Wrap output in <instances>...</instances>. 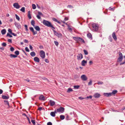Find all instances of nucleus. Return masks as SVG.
Returning <instances> with one entry per match:
<instances>
[{
    "label": "nucleus",
    "instance_id": "cd10ccee",
    "mask_svg": "<svg viewBox=\"0 0 125 125\" xmlns=\"http://www.w3.org/2000/svg\"><path fill=\"white\" fill-rule=\"evenodd\" d=\"M50 115L52 116L53 117H54L55 115V113L53 112H52L50 113Z\"/></svg>",
    "mask_w": 125,
    "mask_h": 125
},
{
    "label": "nucleus",
    "instance_id": "ddd939ff",
    "mask_svg": "<svg viewBox=\"0 0 125 125\" xmlns=\"http://www.w3.org/2000/svg\"><path fill=\"white\" fill-rule=\"evenodd\" d=\"M104 95L105 96L109 97L112 96L111 93H104Z\"/></svg>",
    "mask_w": 125,
    "mask_h": 125
},
{
    "label": "nucleus",
    "instance_id": "a878e982",
    "mask_svg": "<svg viewBox=\"0 0 125 125\" xmlns=\"http://www.w3.org/2000/svg\"><path fill=\"white\" fill-rule=\"evenodd\" d=\"M32 57H34L36 55V54L34 52H32L30 53Z\"/></svg>",
    "mask_w": 125,
    "mask_h": 125
},
{
    "label": "nucleus",
    "instance_id": "423d86ee",
    "mask_svg": "<svg viewBox=\"0 0 125 125\" xmlns=\"http://www.w3.org/2000/svg\"><path fill=\"white\" fill-rule=\"evenodd\" d=\"M53 31L54 34L58 37L61 38L62 37V35L61 33L57 32L56 31L54 30H53Z\"/></svg>",
    "mask_w": 125,
    "mask_h": 125
},
{
    "label": "nucleus",
    "instance_id": "09e8293b",
    "mask_svg": "<svg viewBox=\"0 0 125 125\" xmlns=\"http://www.w3.org/2000/svg\"><path fill=\"white\" fill-rule=\"evenodd\" d=\"M6 44L5 42H4L2 44V45L4 47L6 46Z\"/></svg>",
    "mask_w": 125,
    "mask_h": 125
},
{
    "label": "nucleus",
    "instance_id": "f704fd0d",
    "mask_svg": "<svg viewBox=\"0 0 125 125\" xmlns=\"http://www.w3.org/2000/svg\"><path fill=\"white\" fill-rule=\"evenodd\" d=\"M115 9V8L114 7L112 8L111 7H109V9L110 10L114 11Z\"/></svg>",
    "mask_w": 125,
    "mask_h": 125
},
{
    "label": "nucleus",
    "instance_id": "052dcab7",
    "mask_svg": "<svg viewBox=\"0 0 125 125\" xmlns=\"http://www.w3.org/2000/svg\"><path fill=\"white\" fill-rule=\"evenodd\" d=\"M8 42L10 43L12 42V40L11 39H8Z\"/></svg>",
    "mask_w": 125,
    "mask_h": 125
},
{
    "label": "nucleus",
    "instance_id": "58836bf2",
    "mask_svg": "<svg viewBox=\"0 0 125 125\" xmlns=\"http://www.w3.org/2000/svg\"><path fill=\"white\" fill-rule=\"evenodd\" d=\"M15 54H16L17 55H19V52L18 51H16L15 52Z\"/></svg>",
    "mask_w": 125,
    "mask_h": 125
},
{
    "label": "nucleus",
    "instance_id": "bf43d9fd",
    "mask_svg": "<svg viewBox=\"0 0 125 125\" xmlns=\"http://www.w3.org/2000/svg\"><path fill=\"white\" fill-rule=\"evenodd\" d=\"M52 20L53 21H55L56 22H57V21H58L55 18H53Z\"/></svg>",
    "mask_w": 125,
    "mask_h": 125
},
{
    "label": "nucleus",
    "instance_id": "a18cd8bd",
    "mask_svg": "<svg viewBox=\"0 0 125 125\" xmlns=\"http://www.w3.org/2000/svg\"><path fill=\"white\" fill-rule=\"evenodd\" d=\"M25 50L27 52H29L30 51V50H29V49L27 47H25Z\"/></svg>",
    "mask_w": 125,
    "mask_h": 125
},
{
    "label": "nucleus",
    "instance_id": "de8ad7c7",
    "mask_svg": "<svg viewBox=\"0 0 125 125\" xmlns=\"http://www.w3.org/2000/svg\"><path fill=\"white\" fill-rule=\"evenodd\" d=\"M92 96L91 95H90L89 96H87L86 97V98H90L91 99L92 98Z\"/></svg>",
    "mask_w": 125,
    "mask_h": 125
},
{
    "label": "nucleus",
    "instance_id": "69168bd1",
    "mask_svg": "<svg viewBox=\"0 0 125 125\" xmlns=\"http://www.w3.org/2000/svg\"><path fill=\"white\" fill-rule=\"evenodd\" d=\"M68 20V18L67 17H65L64 19V20L65 21H67Z\"/></svg>",
    "mask_w": 125,
    "mask_h": 125
},
{
    "label": "nucleus",
    "instance_id": "c756f323",
    "mask_svg": "<svg viewBox=\"0 0 125 125\" xmlns=\"http://www.w3.org/2000/svg\"><path fill=\"white\" fill-rule=\"evenodd\" d=\"M20 10L22 12H24L25 11V8L24 7H22L20 9Z\"/></svg>",
    "mask_w": 125,
    "mask_h": 125
},
{
    "label": "nucleus",
    "instance_id": "8fccbe9b",
    "mask_svg": "<svg viewBox=\"0 0 125 125\" xmlns=\"http://www.w3.org/2000/svg\"><path fill=\"white\" fill-rule=\"evenodd\" d=\"M10 50L11 52H13L14 50V49L13 47H11L10 49Z\"/></svg>",
    "mask_w": 125,
    "mask_h": 125
},
{
    "label": "nucleus",
    "instance_id": "9d476101",
    "mask_svg": "<svg viewBox=\"0 0 125 125\" xmlns=\"http://www.w3.org/2000/svg\"><path fill=\"white\" fill-rule=\"evenodd\" d=\"M13 6L14 8L17 9H19L20 7V6L17 3H14L13 4Z\"/></svg>",
    "mask_w": 125,
    "mask_h": 125
},
{
    "label": "nucleus",
    "instance_id": "393cba45",
    "mask_svg": "<svg viewBox=\"0 0 125 125\" xmlns=\"http://www.w3.org/2000/svg\"><path fill=\"white\" fill-rule=\"evenodd\" d=\"M87 36L89 39H92V34L91 33H89L88 34H87Z\"/></svg>",
    "mask_w": 125,
    "mask_h": 125
},
{
    "label": "nucleus",
    "instance_id": "473e14b6",
    "mask_svg": "<svg viewBox=\"0 0 125 125\" xmlns=\"http://www.w3.org/2000/svg\"><path fill=\"white\" fill-rule=\"evenodd\" d=\"M108 39L111 42H112V38L111 36V35L109 36V37Z\"/></svg>",
    "mask_w": 125,
    "mask_h": 125
},
{
    "label": "nucleus",
    "instance_id": "37998d69",
    "mask_svg": "<svg viewBox=\"0 0 125 125\" xmlns=\"http://www.w3.org/2000/svg\"><path fill=\"white\" fill-rule=\"evenodd\" d=\"M7 36H9L10 37H12V36L10 35L8 33H7V35H6Z\"/></svg>",
    "mask_w": 125,
    "mask_h": 125
},
{
    "label": "nucleus",
    "instance_id": "6ab92c4d",
    "mask_svg": "<svg viewBox=\"0 0 125 125\" xmlns=\"http://www.w3.org/2000/svg\"><path fill=\"white\" fill-rule=\"evenodd\" d=\"M34 61L38 62L40 61V59L39 58L37 57H35L34 58Z\"/></svg>",
    "mask_w": 125,
    "mask_h": 125
},
{
    "label": "nucleus",
    "instance_id": "39448f33",
    "mask_svg": "<svg viewBox=\"0 0 125 125\" xmlns=\"http://www.w3.org/2000/svg\"><path fill=\"white\" fill-rule=\"evenodd\" d=\"M40 55L42 59H44L45 57V53L43 50H41L40 53Z\"/></svg>",
    "mask_w": 125,
    "mask_h": 125
},
{
    "label": "nucleus",
    "instance_id": "0e129e2a",
    "mask_svg": "<svg viewBox=\"0 0 125 125\" xmlns=\"http://www.w3.org/2000/svg\"><path fill=\"white\" fill-rule=\"evenodd\" d=\"M78 98L81 100H83V99L85 98H83L81 97H79Z\"/></svg>",
    "mask_w": 125,
    "mask_h": 125
},
{
    "label": "nucleus",
    "instance_id": "a211bd4d",
    "mask_svg": "<svg viewBox=\"0 0 125 125\" xmlns=\"http://www.w3.org/2000/svg\"><path fill=\"white\" fill-rule=\"evenodd\" d=\"M100 95L99 94L96 93L94 94V96L95 98H98L100 96Z\"/></svg>",
    "mask_w": 125,
    "mask_h": 125
},
{
    "label": "nucleus",
    "instance_id": "680f3d73",
    "mask_svg": "<svg viewBox=\"0 0 125 125\" xmlns=\"http://www.w3.org/2000/svg\"><path fill=\"white\" fill-rule=\"evenodd\" d=\"M39 48L41 49H42L43 48V46L42 45H40L39 46Z\"/></svg>",
    "mask_w": 125,
    "mask_h": 125
},
{
    "label": "nucleus",
    "instance_id": "4d7b16f0",
    "mask_svg": "<svg viewBox=\"0 0 125 125\" xmlns=\"http://www.w3.org/2000/svg\"><path fill=\"white\" fill-rule=\"evenodd\" d=\"M47 125H52V123L50 122H49L47 123Z\"/></svg>",
    "mask_w": 125,
    "mask_h": 125
},
{
    "label": "nucleus",
    "instance_id": "2eb2a0df",
    "mask_svg": "<svg viewBox=\"0 0 125 125\" xmlns=\"http://www.w3.org/2000/svg\"><path fill=\"white\" fill-rule=\"evenodd\" d=\"M49 103L50 104V105L52 106H53L55 104V102L52 100H50Z\"/></svg>",
    "mask_w": 125,
    "mask_h": 125
},
{
    "label": "nucleus",
    "instance_id": "e433bc0d",
    "mask_svg": "<svg viewBox=\"0 0 125 125\" xmlns=\"http://www.w3.org/2000/svg\"><path fill=\"white\" fill-rule=\"evenodd\" d=\"M97 83L98 85L102 84H103V83L101 81H98Z\"/></svg>",
    "mask_w": 125,
    "mask_h": 125
},
{
    "label": "nucleus",
    "instance_id": "7ed1b4c3",
    "mask_svg": "<svg viewBox=\"0 0 125 125\" xmlns=\"http://www.w3.org/2000/svg\"><path fill=\"white\" fill-rule=\"evenodd\" d=\"M93 29L95 31H97L98 29V26L97 24L93 23L92 25Z\"/></svg>",
    "mask_w": 125,
    "mask_h": 125
},
{
    "label": "nucleus",
    "instance_id": "a19ab883",
    "mask_svg": "<svg viewBox=\"0 0 125 125\" xmlns=\"http://www.w3.org/2000/svg\"><path fill=\"white\" fill-rule=\"evenodd\" d=\"M54 43H55V45H56V46H57L59 44V43L57 42L56 41H54Z\"/></svg>",
    "mask_w": 125,
    "mask_h": 125
},
{
    "label": "nucleus",
    "instance_id": "72a5a7b5",
    "mask_svg": "<svg viewBox=\"0 0 125 125\" xmlns=\"http://www.w3.org/2000/svg\"><path fill=\"white\" fill-rule=\"evenodd\" d=\"M16 19L18 20L19 21L20 20V18L19 16H18L16 14L15 15Z\"/></svg>",
    "mask_w": 125,
    "mask_h": 125
},
{
    "label": "nucleus",
    "instance_id": "2f4dec72",
    "mask_svg": "<svg viewBox=\"0 0 125 125\" xmlns=\"http://www.w3.org/2000/svg\"><path fill=\"white\" fill-rule=\"evenodd\" d=\"M31 25L33 26V27L35 26V25H34L35 22H34V21L33 20L31 21Z\"/></svg>",
    "mask_w": 125,
    "mask_h": 125
},
{
    "label": "nucleus",
    "instance_id": "5fc2aeb1",
    "mask_svg": "<svg viewBox=\"0 0 125 125\" xmlns=\"http://www.w3.org/2000/svg\"><path fill=\"white\" fill-rule=\"evenodd\" d=\"M40 15H37L36 16V17L37 18L39 19H41V18L40 16Z\"/></svg>",
    "mask_w": 125,
    "mask_h": 125
},
{
    "label": "nucleus",
    "instance_id": "774afa93",
    "mask_svg": "<svg viewBox=\"0 0 125 125\" xmlns=\"http://www.w3.org/2000/svg\"><path fill=\"white\" fill-rule=\"evenodd\" d=\"M125 63V60L122 63H120V65H122V64H124Z\"/></svg>",
    "mask_w": 125,
    "mask_h": 125
},
{
    "label": "nucleus",
    "instance_id": "13d9d810",
    "mask_svg": "<svg viewBox=\"0 0 125 125\" xmlns=\"http://www.w3.org/2000/svg\"><path fill=\"white\" fill-rule=\"evenodd\" d=\"M24 41L25 43H27L28 42V40L26 39H24Z\"/></svg>",
    "mask_w": 125,
    "mask_h": 125
},
{
    "label": "nucleus",
    "instance_id": "603ef678",
    "mask_svg": "<svg viewBox=\"0 0 125 125\" xmlns=\"http://www.w3.org/2000/svg\"><path fill=\"white\" fill-rule=\"evenodd\" d=\"M67 7L68 8H70L71 9H72L73 8V6L71 5H69Z\"/></svg>",
    "mask_w": 125,
    "mask_h": 125
},
{
    "label": "nucleus",
    "instance_id": "6e6d98bb",
    "mask_svg": "<svg viewBox=\"0 0 125 125\" xmlns=\"http://www.w3.org/2000/svg\"><path fill=\"white\" fill-rule=\"evenodd\" d=\"M38 15H42V13L41 12H40V11H38Z\"/></svg>",
    "mask_w": 125,
    "mask_h": 125
},
{
    "label": "nucleus",
    "instance_id": "412c9836",
    "mask_svg": "<svg viewBox=\"0 0 125 125\" xmlns=\"http://www.w3.org/2000/svg\"><path fill=\"white\" fill-rule=\"evenodd\" d=\"M34 27L36 31H40V28L38 26H35Z\"/></svg>",
    "mask_w": 125,
    "mask_h": 125
},
{
    "label": "nucleus",
    "instance_id": "c9c22d12",
    "mask_svg": "<svg viewBox=\"0 0 125 125\" xmlns=\"http://www.w3.org/2000/svg\"><path fill=\"white\" fill-rule=\"evenodd\" d=\"M32 8L33 9H35L36 8V6L35 4H33L32 5Z\"/></svg>",
    "mask_w": 125,
    "mask_h": 125
},
{
    "label": "nucleus",
    "instance_id": "4be33fe9",
    "mask_svg": "<svg viewBox=\"0 0 125 125\" xmlns=\"http://www.w3.org/2000/svg\"><path fill=\"white\" fill-rule=\"evenodd\" d=\"M2 97L4 99H8L9 98V97L8 96L3 95L2 96Z\"/></svg>",
    "mask_w": 125,
    "mask_h": 125
},
{
    "label": "nucleus",
    "instance_id": "4c0bfd02",
    "mask_svg": "<svg viewBox=\"0 0 125 125\" xmlns=\"http://www.w3.org/2000/svg\"><path fill=\"white\" fill-rule=\"evenodd\" d=\"M79 87L80 86L79 85H75L74 86V88L77 89H78Z\"/></svg>",
    "mask_w": 125,
    "mask_h": 125
},
{
    "label": "nucleus",
    "instance_id": "c85d7f7f",
    "mask_svg": "<svg viewBox=\"0 0 125 125\" xmlns=\"http://www.w3.org/2000/svg\"><path fill=\"white\" fill-rule=\"evenodd\" d=\"M60 118L61 120H63L64 119L65 116L64 115H61L60 116Z\"/></svg>",
    "mask_w": 125,
    "mask_h": 125
},
{
    "label": "nucleus",
    "instance_id": "f8f14e48",
    "mask_svg": "<svg viewBox=\"0 0 125 125\" xmlns=\"http://www.w3.org/2000/svg\"><path fill=\"white\" fill-rule=\"evenodd\" d=\"M14 25L18 29H19L21 28V25L20 24V23L15 22L14 23Z\"/></svg>",
    "mask_w": 125,
    "mask_h": 125
},
{
    "label": "nucleus",
    "instance_id": "7c9ffc66",
    "mask_svg": "<svg viewBox=\"0 0 125 125\" xmlns=\"http://www.w3.org/2000/svg\"><path fill=\"white\" fill-rule=\"evenodd\" d=\"M10 56L11 57H13L14 58H15L17 57V55H16L14 54H11L10 55Z\"/></svg>",
    "mask_w": 125,
    "mask_h": 125
},
{
    "label": "nucleus",
    "instance_id": "ea45409f",
    "mask_svg": "<svg viewBox=\"0 0 125 125\" xmlns=\"http://www.w3.org/2000/svg\"><path fill=\"white\" fill-rule=\"evenodd\" d=\"M83 52L85 55H87L88 54L87 51L85 50H84Z\"/></svg>",
    "mask_w": 125,
    "mask_h": 125
},
{
    "label": "nucleus",
    "instance_id": "6e6552de",
    "mask_svg": "<svg viewBox=\"0 0 125 125\" xmlns=\"http://www.w3.org/2000/svg\"><path fill=\"white\" fill-rule=\"evenodd\" d=\"M81 78L84 81L86 80L87 79V77L85 75H83L81 76Z\"/></svg>",
    "mask_w": 125,
    "mask_h": 125
},
{
    "label": "nucleus",
    "instance_id": "5701e85b",
    "mask_svg": "<svg viewBox=\"0 0 125 125\" xmlns=\"http://www.w3.org/2000/svg\"><path fill=\"white\" fill-rule=\"evenodd\" d=\"M117 92V91L116 90L113 91L111 93L112 96L114 95Z\"/></svg>",
    "mask_w": 125,
    "mask_h": 125
},
{
    "label": "nucleus",
    "instance_id": "4468645a",
    "mask_svg": "<svg viewBox=\"0 0 125 125\" xmlns=\"http://www.w3.org/2000/svg\"><path fill=\"white\" fill-rule=\"evenodd\" d=\"M112 36L115 41H116L117 40V38L115 35V33L114 32L112 34Z\"/></svg>",
    "mask_w": 125,
    "mask_h": 125
},
{
    "label": "nucleus",
    "instance_id": "79ce46f5",
    "mask_svg": "<svg viewBox=\"0 0 125 125\" xmlns=\"http://www.w3.org/2000/svg\"><path fill=\"white\" fill-rule=\"evenodd\" d=\"M73 90L71 88H69L67 90V92H70L72 91Z\"/></svg>",
    "mask_w": 125,
    "mask_h": 125
},
{
    "label": "nucleus",
    "instance_id": "b1692460",
    "mask_svg": "<svg viewBox=\"0 0 125 125\" xmlns=\"http://www.w3.org/2000/svg\"><path fill=\"white\" fill-rule=\"evenodd\" d=\"M6 32V31L5 29H3L1 31V32L2 35L5 34Z\"/></svg>",
    "mask_w": 125,
    "mask_h": 125
},
{
    "label": "nucleus",
    "instance_id": "20e7f679",
    "mask_svg": "<svg viewBox=\"0 0 125 125\" xmlns=\"http://www.w3.org/2000/svg\"><path fill=\"white\" fill-rule=\"evenodd\" d=\"M119 57L118 58L117 62H120L122 61L123 59V55L122 53L120 52H119Z\"/></svg>",
    "mask_w": 125,
    "mask_h": 125
},
{
    "label": "nucleus",
    "instance_id": "49530a36",
    "mask_svg": "<svg viewBox=\"0 0 125 125\" xmlns=\"http://www.w3.org/2000/svg\"><path fill=\"white\" fill-rule=\"evenodd\" d=\"M31 122H32V124L34 125H35V120H31Z\"/></svg>",
    "mask_w": 125,
    "mask_h": 125
},
{
    "label": "nucleus",
    "instance_id": "1a4fd4ad",
    "mask_svg": "<svg viewBox=\"0 0 125 125\" xmlns=\"http://www.w3.org/2000/svg\"><path fill=\"white\" fill-rule=\"evenodd\" d=\"M29 29L30 30L33 32V35H35L37 33V32L36 31H34L33 28L31 27Z\"/></svg>",
    "mask_w": 125,
    "mask_h": 125
},
{
    "label": "nucleus",
    "instance_id": "864d4df0",
    "mask_svg": "<svg viewBox=\"0 0 125 125\" xmlns=\"http://www.w3.org/2000/svg\"><path fill=\"white\" fill-rule=\"evenodd\" d=\"M92 81L91 80H90V82L88 83V85H90L92 84Z\"/></svg>",
    "mask_w": 125,
    "mask_h": 125
},
{
    "label": "nucleus",
    "instance_id": "f03ea898",
    "mask_svg": "<svg viewBox=\"0 0 125 125\" xmlns=\"http://www.w3.org/2000/svg\"><path fill=\"white\" fill-rule=\"evenodd\" d=\"M73 39L76 41L77 42H84V40L82 38L77 37H73Z\"/></svg>",
    "mask_w": 125,
    "mask_h": 125
},
{
    "label": "nucleus",
    "instance_id": "338daca9",
    "mask_svg": "<svg viewBox=\"0 0 125 125\" xmlns=\"http://www.w3.org/2000/svg\"><path fill=\"white\" fill-rule=\"evenodd\" d=\"M13 35L15 36H17V35L14 33H12V34Z\"/></svg>",
    "mask_w": 125,
    "mask_h": 125
},
{
    "label": "nucleus",
    "instance_id": "3c124183",
    "mask_svg": "<svg viewBox=\"0 0 125 125\" xmlns=\"http://www.w3.org/2000/svg\"><path fill=\"white\" fill-rule=\"evenodd\" d=\"M24 27L25 28L26 30L27 31H28V27L27 25H24Z\"/></svg>",
    "mask_w": 125,
    "mask_h": 125
},
{
    "label": "nucleus",
    "instance_id": "c03bdc74",
    "mask_svg": "<svg viewBox=\"0 0 125 125\" xmlns=\"http://www.w3.org/2000/svg\"><path fill=\"white\" fill-rule=\"evenodd\" d=\"M8 31L11 34H12V33H13L12 32V31L10 29H8Z\"/></svg>",
    "mask_w": 125,
    "mask_h": 125
},
{
    "label": "nucleus",
    "instance_id": "f257e3e1",
    "mask_svg": "<svg viewBox=\"0 0 125 125\" xmlns=\"http://www.w3.org/2000/svg\"><path fill=\"white\" fill-rule=\"evenodd\" d=\"M43 24L45 26L49 27H51V28L55 29V28L53 26L51 22L49 21L43 20Z\"/></svg>",
    "mask_w": 125,
    "mask_h": 125
},
{
    "label": "nucleus",
    "instance_id": "9b49d317",
    "mask_svg": "<svg viewBox=\"0 0 125 125\" xmlns=\"http://www.w3.org/2000/svg\"><path fill=\"white\" fill-rule=\"evenodd\" d=\"M77 57L78 60H80L83 58V55L81 53L78 54L77 56Z\"/></svg>",
    "mask_w": 125,
    "mask_h": 125
},
{
    "label": "nucleus",
    "instance_id": "0eeeda50",
    "mask_svg": "<svg viewBox=\"0 0 125 125\" xmlns=\"http://www.w3.org/2000/svg\"><path fill=\"white\" fill-rule=\"evenodd\" d=\"M64 108L63 107H60L59 108L57 109V111L58 112H60L62 113L64 112Z\"/></svg>",
    "mask_w": 125,
    "mask_h": 125
},
{
    "label": "nucleus",
    "instance_id": "dca6fc26",
    "mask_svg": "<svg viewBox=\"0 0 125 125\" xmlns=\"http://www.w3.org/2000/svg\"><path fill=\"white\" fill-rule=\"evenodd\" d=\"M39 99L40 100H44L45 99V97L43 95H41L39 97Z\"/></svg>",
    "mask_w": 125,
    "mask_h": 125
},
{
    "label": "nucleus",
    "instance_id": "e2e57ef3",
    "mask_svg": "<svg viewBox=\"0 0 125 125\" xmlns=\"http://www.w3.org/2000/svg\"><path fill=\"white\" fill-rule=\"evenodd\" d=\"M29 48H30V49L31 50H32V49L33 47H32V46L31 45H30Z\"/></svg>",
    "mask_w": 125,
    "mask_h": 125
},
{
    "label": "nucleus",
    "instance_id": "f3484780",
    "mask_svg": "<svg viewBox=\"0 0 125 125\" xmlns=\"http://www.w3.org/2000/svg\"><path fill=\"white\" fill-rule=\"evenodd\" d=\"M87 63V61H85L84 60H83L81 62V65L83 66H84L85 65V64H86Z\"/></svg>",
    "mask_w": 125,
    "mask_h": 125
},
{
    "label": "nucleus",
    "instance_id": "bb28decb",
    "mask_svg": "<svg viewBox=\"0 0 125 125\" xmlns=\"http://www.w3.org/2000/svg\"><path fill=\"white\" fill-rule=\"evenodd\" d=\"M28 17L29 19H30L31 18V11H28Z\"/></svg>",
    "mask_w": 125,
    "mask_h": 125
},
{
    "label": "nucleus",
    "instance_id": "aec40b11",
    "mask_svg": "<svg viewBox=\"0 0 125 125\" xmlns=\"http://www.w3.org/2000/svg\"><path fill=\"white\" fill-rule=\"evenodd\" d=\"M73 28V27H72L71 26H70L69 25H68V30L71 32L72 31V29Z\"/></svg>",
    "mask_w": 125,
    "mask_h": 125
}]
</instances>
